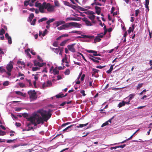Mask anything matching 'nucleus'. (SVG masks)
<instances>
[{"label":"nucleus","instance_id":"nucleus-64","mask_svg":"<svg viewBox=\"0 0 152 152\" xmlns=\"http://www.w3.org/2000/svg\"><path fill=\"white\" fill-rule=\"evenodd\" d=\"M37 59L40 62H42L43 61L42 58L39 56H37Z\"/></svg>","mask_w":152,"mask_h":152},{"label":"nucleus","instance_id":"nucleus-33","mask_svg":"<svg viewBox=\"0 0 152 152\" xmlns=\"http://www.w3.org/2000/svg\"><path fill=\"white\" fill-rule=\"evenodd\" d=\"M57 29L59 30H62L65 29V28L64 27V25H63L61 26L58 27Z\"/></svg>","mask_w":152,"mask_h":152},{"label":"nucleus","instance_id":"nucleus-18","mask_svg":"<svg viewBox=\"0 0 152 152\" xmlns=\"http://www.w3.org/2000/svg\"><path fill=\"white\" fill-rule=\"evenodd\" d=\"M135 96V94H130L127 97L125 98V99H126L128 98H129V99L130 101L131 99H132L133 98H134V97Z\"/></svg>","mask_w":152,"mask_h":152},{"label":"nucleus","instance_id":"nucleus-4","mask_svg":"<svg viewBox=\"0 0 152 152\" xmlns=\"http://www.w3.org/2000/svg\"><path fill=\"white\" fill-rule=\"evenodd\" d=\"M65 29L66 28H68L69 27L73 26L75 27H76L80 28V27L81 24L76 22H70L69 23H66L64 24Z\"/></svg>","mask_w":152,"mask_h":152},{"label":"nucleus","instance_id":"nucleus-11","mask_svg":"<svg viewBox=\"0 0 152 152\" xmlns=\"http://www.w3.org/2000/svg\"><path fill=\"white\" fill-rule=\"evenodd\" d=\"M34 66H38L40 67H42L44 64H45V63H40L39 62L36 60H34Z\"/></svg>","mask_w":152,"mask_h":152},{"label":"nucleus","instance_id":"nucleus-45","mask_svg":"<svg viewBox=\"0 0 152 152\" xmlns=\"http://www.w3.org/2000/svg\"><path fill=\"white\" fill-rule=\"evenodd\" d=\"M73 126V125H70V126H68L67 127H66L65 129H63V131H66L67 129H68L69 128H71V127H72V126Z\"/></svg>","mask_w":152,"mask_h":152},{"label":"nucleus","instance_id":"nucleus-32","mask_svg":"<svg viewBox=\"0 0 152 152\" xmlns=\"http://www.w3.org/2000/svg\"><path fill=\"white\" fill-rule=\"evenodd\" d=\"M70 71L69 69H66V71L64 72V73L65 75H69L70 73Z\"/></svg>","mask_w":152,"mask_h":152},{"label":"nucleus","instance_id":"nucleus-12","mask_svg":"<svg viewBox=\"0 0 152 152\" xmlns=\"http://www.w3.org/2000/svg\"><path fill=\"white\" fill-rule=\"evenodd\" d=\"M65 23V22L63 20H59L55 22L54 24L55 25L56 27H58L60 25Z\"/></svg>","mask_w":152,"mask_h":152},{"label":"nucleus","instance_id":"nucleus-29","mask_svg":"<svg viewBox=\"0 0 152 152\" xmlns=\"http://www.w3.org/2000/svg\"><path fill=\"white\" fill-rule=\"evenodd\" d=\"M64 94H63L60 93L56 95V97L57 98H59L63 97Z\"/></svg>","mask_w":152,"mask_h":152},{"label":"nucleus","instance_id":"nucleus-14","mask_svg":"<svg viewBox=\"0 0 152 152\" xmlns=\"http://www.w3.org/2000/svg\"><path fill=\"white\" fill-rule=\"evenodd\" d=\"M15 93L21 96L24 97H26V94L25 93H23L22 92L20 91H15Z\"/></svg>","mask_w":152,"mask_h":152},{"label":"nucleus","instance_id":"nucleus-8","mask_svg":"<svg viewBox=\"0 0 152 152\" xmlns=\"http://www.w3.org/2000/svg\"><path fill=\"white\" fill-rule=\"evenodd\" d=\"M77 38H88L90 39H93L94 38V36L92 35H81L77 37Z\"/></svg>","mask_w":152,"mask_h":152},{"label":"nucleus","instance_id":"nucleus-43","mask_svg":"<svg viewBox=\"0 0 152 152\" xmlns=\"http://www.w3.org/2000/svg\"><path fill=\"white\" fill-rule=\"evenodd\" d=\"M9 81H4L3 84V85L4 86H7L9 85Z\"/></svg>","mask_w":152,"mask_h":152},{"label":"nucleus","instance_id":"nucleus-7","mask_svg":"<svg viewBox=\"0 0 152 152\" xmlns=\"http://www.w3.org/2000/svg\"><path fill=\"white\" fill-rule=\"evenodd\" d=\"M75 45V43H73L71 45H68L67 46L69 50L72 53H75L76 51L75 49L74 48V46Z\"/></svg>","mask_w":152,"mask_h":152},{"label":"nucleus","instance_id":"nucleus-31","mask_svg":"<svg viewBox=\"0 0 152 152\" xmlns=\"http://www.w3.org/2000/svg\"><path fill=\"white\" fill-rule=\"evenodd\" d=\"M96 16L94 15H90L88 16V17L91 20H93L95 19Z\"/></svg>","mask_w":152,"mask_h":152},{"label":"nucleus","instance_id":"nucleus-36","mask_svg":"<svg viewBox=\"0 0 152 152\" xmlns=\"http://www.w3.org/2000/svg\"><path fill=\"white\" fill-rule=\"evenodd\" d=\"M64 5H66V6H68L69 7H71V4H70V3L68 2V1H64Z\"/></svg>","mask_w":152,"mask_h":152},{"label":"nucleus","instance_id":"nucleus-30","mask_svg":"<svg viewBox=\"0 0 152 152\" xmlns=\"http://www.w3.org/2000/svg\"><path fill=\"white\" fill-rule=\"evenodd\" d=\"M5 72H6V70L3 68V66H0V73H2Z\"/></svg>","mask_w":152,"mask_h":152},{"label":"nucleus","instance_id":"nucleus-46","mask_svg":"<svg viewBox=\"0 0 152 152\" xmlns=\"http://www.w3.org/2000/svg\"><path fill=\"white\" fill-rule=\"evenodd\" d=\"M6 134V132L0 130V136H3Z\"/></svg>","mask_w":152,"mask_h":152},{"label":"nucleus","instance_id":"nucleus-17","mask_svg":"<svg viewBox=\"0 0 152 152\" xmlns=\"http://www.w3.org/2000/svg\"><path fill=\"white\" fill-rule=\"evenodd\" d=\"M34 14L33 13H31L28 17V21L30 23H31L33 19L34 18Z\"/></svg>","mask_w":152,"mask_h":152},{"label":"nucleus","instance_id":"nucleus-52","mask_svg":"<svg viewBox=\"0 0 152 152\" xmlns=\"http://www.w3.org/2000/svg\"><path fill=\"white\" fill-rule=\"evenodd\" d=\"M42 86L43 88V89H44L46 87H49L47 85V83H44L42 84Z\"/></svg>","mask_w":152,"mask_h":152},{"label":"nucleus","instance_id":"nucleus-47","mask_svg":"<svg viewBox=\"0 0 152 152\" xmlns=\"http://www.w3.org/2000/svg\"><path fill=\"white\" fill-rule=\"evenodd\" d=\"M32 124H33L34 125V126H36L38 124H37V123L36 122L35 120L34 119L33 121V122L31 123Z\"/></svg>","mask_w":152,"mask_h":152},{"label":"nucleus","instance_id":"nucleus-27","mask_svg":"<svg viewBox=\"0 0 152 152\" xmlns=\"http://www.w3.org/2000/svg\"><path fill=\"white\" fill-rule=\"evenodd\" d=\"M125 105L124 101H123L122 102L119 103L118 104V106L119 108H120L123 106H124Z\"/></svg>","mask_w":152,"mask_h":152},{"label":"nucleus","instance_id":"nucleus-41","mask_svg":"<svg viewBox=\"0 0 152 152\" xmlns=\"http://www.w3.org/2000/svg\"><path fill=\"white\" fill-rule=\"evenodd\" d=\"M5 33V31L4 28H2L0 31V35H3Z\"/></svg>","mask_w":152,"mask_h":152},{"label":"nucleus","instance_id":"nucleus-23","mask_svg":"<svg viewBox=\"0 0 152 152\" xmlns=\"http://www.w3.org/2000/svg\"><path fill=\"white\" fill-rule=\"evenodd\" d=\"M88 124V123H87L86 124H80L78 126H76V127L78 128H82L84 126H86Z\"/></svg>","mask_w":152,"mask_h":152},{"label":"nucleus","instance_id":"nucleus-38","mask_svg":"<svg viewBox=\"0 0 152 152\" xmlns=\"http://www.w3.org/2000/svg\"><path fill=\"white\" fill-rule=\"evenodd\" d=\"M149 4V3H145V7L147 9V10H146V11L147 12L149 11V7H148Z\"/></svg>","mask_w":152,"mask_h":152},{"label":"nucleus","instance_id":"nucleus-34","mask_svg":"<svg viewBox=\"0 0 152 152\" xmlns=\"http://www.w3.org/2000/svg\"><path fill=\"white\" fill-rule=\"evenodd\" d=\"M66 21H67L68 20H76V19L75 18H72V17H69L67 18L66 19Z\"/></svg>","mask_w":152,"mask_h":152},{"label":"nucleus","instance_id":"nucleus-19","mask_svg":"<svg viewBox=\"0 0 152 152\" xmlns=\"http://www.w3.org/2000/svg\"><path fill=\"white\" fill-rule=\"evenodd\" d=\"M114 66V65H111L110 67V69L109 70L107 71L106 72L108 74H110L111 72L112 71L113 69V67Z\"/></svg>","mask_w":152,"mask_h":152},{"label":"nucleus","instance_id":"nucleus-25","mask_svg":"<svg viewBox=\"0 0 152 152\" xmlns=\"http://www.w3.org/2000/svg\"><path fill=\"white\" fill-rule=\"evenodd\" d=\"M53 72L54 75H58L59 73V72L57 70L56 68H55L53 69Z\"/></svg>","mask_w":152,"mask_h":152},{"label":"nucleus","instance_id":"nucleus-2","mask_svg":"<svg viewBox=\"0 0 152 152\" xmlns=\"http://www.w3.org/2000/svg\"><path fill=\"white\" fill-rule=\"evenodd\" d=\"M43 10L44 9H47L49 12H52L54 11L55 6L51 5L49 3H46V2L43 3Z\"/></svg>","mask_w":152,"mask_h":152},{"label":"nucleus","instance_id":"nucleus-24","mask_svg":"<svg viewBox=\"0 0 152 152\" xmlns=\"http://www.w3.org/2000/svg\"><path fill=\"white\" fill-rule=\"evenodd\" d=\"M47 20L48 18H47L44 17L39 19L38 20V22L39 23H40V22H42Z\"/></svg>","mask_w":152,"mask_h":152},{"label":"nucleus","instance_id":"nucleus-6","mask_svg":"<svg viewBox=\"0 0 152 152\" xmlns=\"http://www.w3.org/2000/svg\"><path fill=\"white\" fill-rule=\"evenodd\" d=\"M35 6L36 7H39V11L40 12L42 13L45 12L44 10H43V4H42L41 3L36 2L35 3Z\"/></svg>","mask_w":152,"mask_h":152},{"label":"nucleus","instance_id":"nucleus-56","mask_svg":"<svg viewBox=\"0 0 152 152\" xmlns=\"http://www.w3.org/2000/svg\"><path fill=\"white\" fill-rule=\"evenodd\" d=\"M71 123V122H67V123H66L64 124H63L61 126V127H63L66 126V125H68L69 124H70Z\"/></svg>","mask_w":152,"mask_h":152},{"label":"nucleus","instance_id":"nucleus-28","mask_svg":"<svg viewBox=\"0 0 152 152\" xmlns=\"http://www.w3.org/2000/svg\"><path fill=\"white\" fill-rule=\"evenodd\" d=\"M92 70L93 71V72L92 74V76H93L96 73H98V71H99V70H97L96 69H94V68H93L92 69Z\"/></svg>","mask_w":152,"mask_h":152},{"label":"nucleus","instance_id":"nucleus-55","mask_svg":"<svg viewBox=\"0 0 152 152\" xmlns=\"http://www.w3.org/2000/svg\"><path fill=\"white\" fill-rule=\"evenodd\" d=\"M18 84L21 88H23L25 87V85L23 83H19Z\"/></svg>","mask_w":152,"mask_h":152},{"label":"nucleus","instance_id":"nucleus-58","mask_svg":"<svg viewBox=\"0 0 152 152\" xmlns=\"http://www.w3.org/2000/svg\"><path fill=\"white\" fill-rule=\"evenodd\" d=\"M105 67V66H101L100 65L99 66H97L96 67L97 68H99L100 69H101L103 68H104Z\"/></svg>","mask_w":152,"mask_h":152},{"label":"nucleus","instance_id":"nucleus-53","mask_svg":"<svg viewBox=\"0 0 152 152\" xmlns=\"http://www.w3.org/2000/svg\"><path fill=\"white\" fill-rule=\"evenodd\" d=\"M97 36L100 38H102L103 37L104 35H103V33H101L98 34Z\"/></svg>","mask_w":152,"mask_h":152},{"label":"nucleus","instance_id":"nucleus-48","mask_svg":"<svg viewBox=\"0 0 152 152\" xmlns=\"http://www.w3.org/2000/svg\"><path fill=\"white\" fill-rule=\"evenodd\" d=\"M143 84L142 83H140L138 84V85L137 88V89H139L140 88L142 87Z\"/></svg>","mask_w":152,"mask_h":152},{"label":"nucleus","instance_id":"nucleus-54","mask_svg":"<svg viewBox=\"0 0 152 152\" xmlns=\"http://www.w3.org/2000/svg\"><path fill=\"white\" fill-rule=\"evenodd\" d=\"M63 48H59V50L60 51V52L59 53V54L61 55H62V51L63 50Z\"/></svg>","mask_w":152,"mask_h":152},{"label":"nucleus","instance_id":"nucleus-5","mask_svg":"<svg viewBox=\"0 0 152 152\" xmlns=\"http://www.w3.org/2000/svg\"><path fill=\"white\" fill-rule=\"evenodd\" d=\"M33 118L37 121V124H39L41 123H43V122L44 121L43 119L40 117L39 115L37 113L34 114L33 115Z\"/></svg>","mask_w":152,"mask_h":152},{"label":"nucleus","instance_id":"nucleus-21","mask_svg":"<svg viewBox=\"0 0 152 152\" xmlns=\"http://www.w3.org/2000/svg\"><path fill=\"white\" fill-rule=\"evenodd\" d=\"M69 33H75L78 34H81L82 33V31H72L71 32H69Z\"/></svg>","mask_w":152,"mask_h":152},{"label":"nucleus","instance_id":"nucleus-61","mask_svg":"<svg viewBox=\"0 0 152 152\" xmlns=\"http://www.w3.org/2000/svg\"><path fill=\"white\" fill-rule=\"evenodd\" d=\"M26 80L27 81V82L29 83V86H31L32 85V84L31 82V80H28L27 79H26Z\"/></svg>","mask_w":152,"mask_h":152},{"label":"nucleus","instance_id":"nucleus-37","mask_svg":"<svg viewBox=\"0 0 152 152\" xmlns=\"http://www.w3.org/2000/svg\"><path fill=\"white\" fill-rule=\"evenodd\" d=\"M30 0H28V1H26L24 2V5L25 6H27Z\"/></svg>","mask_w":152,"mask_h":152},{"label":"nucleus","instance_id":"nucleus-15","mask_svg":"<svg viewBox=\"0 0 152 152\" xmlns=\"http://www.w3.org/2000/svg\"><path fill=\"white\" fill-rule=\"evenodd\" d=\"M13 65L12 64H10L7 65L6 66V69L8 71L11 72L12 69L13 68Z\"/></svg>","mask_w":152,"mask_h":152},{"label":"nucleus","instance_id":"nucleus-42","mask_svg":"<svg viewBox=\"0 0 152 152\" xmlns=\"http://www.w3.org/2000/svg\"><path fill=\"white\" fill-rule=\"evenodd\" d=\"M47 84L48 86V87H50L52 86V83L51 81L48 80L47 82Z\"/></svg>","mask_w":152,"mask_h":152},{"label":"nucleus","instance_id":"nucleus-59","mask_svg":"<svg viewBox=\"0 0 152 152\" xmlns=\"http://www.w3.org/2000/svg\"><path fill=\"white\" fill-rule=\"evenodd\" d=\"M58 42L57 41H55L53 43V45L54 46L57 47L58 46Z\"/></svg>","mask_w":152,"mask_h":152},{"label":"nucleus","instance_id":"nucleus-63","mask_svg":"<svg viewBox=\"0 0 152 152\" xmlns=\"http://www.w3.org/2000/svg\"><path fill=\"white\" fill-rule=\"evenodd\" d=\"M85 92L84 90H82L80 91V93L81 94H82L83 96H85L86 94H85Z\"/></svg>","mask_w":152,"mask_h":152},{"label":"nucleus","instance_id":"nucleus-20","mask_svg":"<svg viewBox=\"0 0 152 152\" xmlns=\"http://www.w3.org/2000/svg\"><path fill=\"white\" fill-rule=\"evenodd\" d=\"M69 40V39H66L62 41V42L60 44V46H63L65 45L66 44V42L67 41Z\"/></svg>","mask_w":152,"mask_h":152},{"label":"nucleus","instance_id":"nucleus-44","mask_svg":"<svg viewBox=\"0 0 152 152\" xmlns=\"http://www.w3.org/2000/svg\"><path fill=\"white\" fill-rule=\"evenodd\" d=\"M60 48V47H58V48H56L54 52L58 54L59 52Z\"/></svg>","mask_w":152,"mask_h":152},{"label":"nucleus","instance_id":"nucleus-26","mask_svg":"<svg viewBox=\"0 0 152 152\" xmlns=\"http://www.w3.org/2000/svg\"><path fill=\"white\" fill-rule=\"evenodd\" d=\"M101 39L98 36L96 37L94 39V42L95 43L99 42L100 41Z\"/></svg>","mask_w":152,"mask_h":152},{"label":"nucleus","instance_id":"nucleus-60","mask_svg":"<svg viewBox=\"0 0 152 152\" xmlns=\"http://www.w3.org/2000/svg\"><path fill=\"white\" fill-rule=\"evenodd\" d=\"M47 30L46 29H45V31H44L43 32V33L42 34V36L43 37H44L45 34H47Z\"/></svg>","mask_w":152,"mask_h":152},{"label":"nucleus","instance_id":"nucleus-35","mask_svg":"<svg viewBox=\"0 0 152 152\" xmlns=\"http://www.w3.org/2000/svg\"><path fill=\"white\" fill-rule=\"evenodd\" d=\"M22 115L24 117L26 118V119H27V118H28V113H22Z\"/></svg>","mask_w":152,"mask_h":152},{"label":"nucleus","instance_id":"nucleus-51","mask_svg":"<svg viewBox=\"0 0 152 152\" xmlns=\"http://www.w3.org/2000/svg\"><path fill=\"white\" fill-rule=\"evenodd\" d=\"M55 5L56 6L59 7L60 6L59 4L57 1H54Z\"/></svg>","mask_w":152,"mask_h":152},{"label":"nucleus","instance_id":"nucleus-49","mask_svg":"<svg viewBox=\"0 0 152 152\" xmlns=\"http://www.w3.org/2000/svg\"><path fill=\"white\" fill-rule=\"evenodd\" d=\"M86 51L89 53H94L95 52V53L96 52V51L92 50H86Z\"/></svg>","mask_w":152,"mask_h":152},{"label":"nucleus","instance_id":"nucleus-40","mask_svg":"<svg viewBox=\"0 0 152 152\" xmlns=\"http://www.w3.org/2000/svg\"><path fill=\"white\" fill-rule=\"evenodd\" d=\"M135 12V15L136 17H137L138 16V14L140 13V10L139 9L136 10Z\"/></svg>","mask_w":152,"mask_h":152},{"label":"nucleus","instance_id":"nucleus-57","mask_svg":"<svg viewBox=\"0 0 152 152\" xmlns=\"http://www.w3.org/2000/svg\"><path fill=\"white\" fill-rule=\"evenodd\" d=\"M108 124V121H106L105 123H103L101 127H103L104 126Z\"/></svg>","mask_w":152,"mask_h":152},{"label":"nucleus","instance_id":"nucleus-39","mask_svg":"<svg viewBox=\"0 0 152 152\" xmlns=\"http://www.w3.org/2000/svg\"><path fill=\"white\" fill-rule=\"evenodd\" d=\"M36 18H34V19L32 21V22H31V25H32L33 26H34L35 25V22L36 21Z\"/></svg>","mask_w":152,"mask_h":152},{"label":"nucleus","instance_id":"nucleus-10","mask_svg":"<svg viewBox=\"0 0 152 152\" xmlns=\"http://www.w3.org/2000/svg\"><path fill=\"white\" fill-rule=\"evenodd\" d=\"M82 20L85 23L86 25L88 26H92L91 23L88 20V19L86 18H83L82 19Z\"/></svg>","mask_w":152,"mask_h":152},{"label":"nucleus","instance_id":"nucleus-9","mask_svg":"<svg viewBox=\"0 0 152 152\" xmlns=\"http://www.w3.org/2000/svg\"><path fill=\"white\" fill-rule=\"evenodd\" d=\"M33 119L32 115L30 117L28 118H27V121L30 122L29 123L27 124V126L29 127L31 125L33 124H32L31 123L33 122Z\"/></svg>","mask_w":152,"mask_h":152},{"label":"nucleus","instance_id":"nucleus-3","mask_svg":"<svg viewBox=\"0 0 152 152\" xmlns=\"http://www.w3.org/2000/svg\"><path fill=\"white\" fill-rule=\"evenodd\" d=\"M28 93L29 96L31 101H34L37 97V95L35 90H31L28 91Z\"/></svg>","mask_w":152,"mask_h":152},{"label":"nucleus","instance_id":"nucleus-16","mask_svg":"<svg viewBox=\"0 0 152 152\" xmlns=\"http://www.w3.org/2000/svg\"><path fill=\"white\" fill-rule=\"evenodd\" d=\"M96 12L99 15L101 12V8L99 7L96 6L95 7Z\"/></svg>","mask_w":152,"mask_h":152},{"label":"nucleus","instance_id":"nucleus-1","mask_svg":"<svg viewBox=\"0 0 152 152\" xmlns=\"http://www.w3.org/2000/svg\"><path fill=\"white\" fill-rule=\"evenodd\" d=\"M37 112L41 114L44 121L45 122H47L51 117L52 115L51 113H48L47 111L43 110H38Z\"/></svg>","mask_w":152,"mask_h":152},{"label":"nucleus","instance_id":"nucleus-62","mask_svg":"<svg viewBox=\"0 0 152 152\" xmlns=\"http://www.w3.org/2000/svg\"><path fill=\"white\" fill-rule=\"evenodd\" d=\"M95 14V13L94 12L92 11H90L88 13V15H94V14Z\"/></svg>","mask_w":152,"mask_h":152},{"label":"nucleus","instance_id":"nucleus-13","mask_svg":"<svg viewBox=\"0 0 152 152\" xmlns=\"http://www.w3.org/2000/svg\"><path fill=\"white\" fill-rule=\"evenodd\" d=\"M5 37L8 40V43L9 44H11L12 43V39L9 34L7 33H6L5 34Z\"/></svg>","mask_w":152,"mask_h":152},{"label":"nucleus","instance_id":"nucleus-22","mask_svg":"<svg viewBox=\"0 0 152 152\" xmlns=\"http://www.w3.org/2000/svg\"><path fill=\"white\" fill-rule=\"evenodd\" d=\"M90 59L92 60L94 62L96 63H99V61L97 60L96 59H95L94 57V58H92L91 57L89 58Z\"/></svg>","mask_w":152,"mask_h":152},{"label":"nucleus","instance_id":"nucleus-50","mask_svg":"<svg viewBox=\"0 0 152 152\" xmlns=\"http://www.w3.org/2000/svg\"><path fill=\"white\" fill-rule=\"evenodd\" d=\"M40 69L38 67H33L32 68V70L33 71H37V70L38 69Z\"/></svg>","mask_w":152,"mask_h":152}]
</instances>
